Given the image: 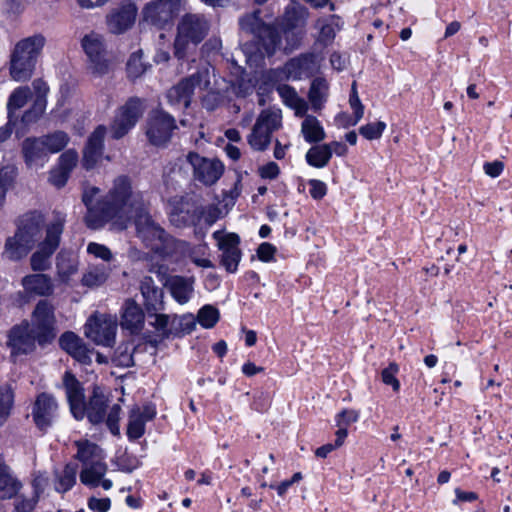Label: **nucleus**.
Segmentation results:
<instances>
[{
  "label": "nucleus",
  "instance_id": "obj_1",
  "mask_svg": "<svg viewBox=\"0 0 512 512\" xmlns=\"http://www.w3.org/2000/svg\"><path fill=\"white\" fill-rule=\"evenodd\" d=\"M99 193L98 187L87 186L82 195L87 207L85 223L94 230L109 224L112 230L123 231L128 227L132 216L145 207L142 194L133 189L131 180L126 176L115 178L108 193L94 202Z\"/></svg>",
  "mask_w": 512,
  "mask_h": 512
},
{
  "label": "nucleus",
  "instance_id": "obj_2",
  "mask_svg": "<svg viewBox=\"0 0 512 512\" xmlns=\"http://www.w3.org/2000/svg\"><path fill=\"white\" fill-rule=\"evenodd\" d=\"M241 32L251 36L242 44V50L250 63L257 62L265 55L271 56L281 48V35L279 31L266 25L259 18L258 12L243 16L239 20Z\"/></svg>",
  "mask_w": 512,
  "mask_h": 512
},
{
  "label": "nucleus",
  "instance_id": "obj_3",
  "mask_svg": "<svg viewBox=\"0 0 512 512\" xmlns=\"http://www.w3.org/2000/svg\"><path fill=\"white\" fill-rule=\"evenodd\" d=\"M46 45V38L36 33L17 41L10 54V76L14 81H28L34 72L37 59Z\"/></svg>",
  "mask_w": 512,
  "mask_h": 512
},
{
  "label": "nucleus",
  "instance_id": "obj_4",
  "mask_svg": "<svg viewBox=\"0 0 512 512\" xmlns=\"http://www.w3.org/2000/svg\"><path fill=\"white\" fill-rule=\"evenodd\" d=\"M210 23L204 15L185 14L177 25L174 40V55L178 59L185 58L208 35Z\"/></svg>",
  "mask_w": 512,
  "mask_h": 512
},
{
  "label": "nucleus",
  "instance_id": "obj_5",
  "mask_svg": "<svg viewBox=\"0 0 512 512\" xmlns=\"http://www.w3.org/2000/svg\"><path fill=\"white\" fill-rule=\"evenodd\" d=\"M215 84L214 69L209 66H204L196 73L183 78L176 85L172 86L167 91L166 97L172 106H183L187 108L190 105L196 89L214 94L216 93Z\"/></svg>",
  "mask_w": 512,
  "mask_h": 512
},
{
  "label": "nucleus",
  "instance_id": "obj_6",
  "mask_svg": "<svg viewBox=\"0 0 512 512\" xmlns=\"http://www.w3.org/2000/svg\"><path fill=\"white\" fill-rule=\"evenodd\" d=\"M137 236L147 248L161 256L170 255L175 248V241L168 236L148 213L146 206L135 215Z\"/></svg>",
  "mask_w": 512,
  "mask_h": 512
},
{
  "label": "nucleus",
  "instance_id": "obj_7",
  "mask_svg": "<svg viewBox=\"0 0 512 512\" xmlns=\"http://www.w3.org/2000/svg\"><path fill=\"white\" fill-rule=\"evenodd\" d=\"M65 218L56 215L47 225L45 239L39 243L37 250L30 257V266L33 271L42 272L50 268V258L60 244Z\"/></svg>",
  "mask_w": 512,
  "mask_h": 512
},
{
  "label": "nucleus",
  "instance_id": "obj_8",
  "mask_svg": "<svg viewBox=\"0 0 512 512\" xmlns=\"http://www.w3.org/2000/svg\"><path fill=\"white\" fill-rule=\"evenodd\" d=\"M282 124V113L279 109H265L261 111L247 136V142L255 151L266 150L272 138V133Z\"/></svg>",
  "mask_w": 512,
  "mask_h": 512
},
{
  "label": "nucleus",
  "instance_id": "obj_9",
  "mask_svg": "<svg viewBox=\"0 0 512 512\" xmlns=\"http://www.w3.org/2000/svg\"><path fill=\"white\" fill-rule=\"evenodd\" d=\"M118 320L115 315L96 313L84 326L85 336L96 345L111 346L115 342Z\"/></svg>",
  "mask_w": 512,
  "mask_h": 512
},
{
  "label": "nucleus",
  "instance_id": "obj_10",
  "mask_svg": "<svg viewBox=\"0 0 512 512\" xmlns=\"http://www.w3.org/2000/svg\"><path fill=\"white\" fill-rule=\"evenodd\" d=\"M31 323L39 345L52 342L56 337V317L53 304L48 300H40L32 312Z\"/></svg>",
  "mask_w": 512,
  "mask_h": 512
},
{
  "label": "nucleus",
  "instance_id": "obj_11",
  "mask_svg": "<svg viewBox=\"0 0 512 512\" xmlns=\"http://www.w3.org/2000/svg\"><path fill=\"white\" fill-rule=\"evenodd\" d=\"M145 111L144 101L137 97L128 99L117 110L110 126L111 136L114 139L124 137L139 121Z\"/></svg>",
  "mask_w": 512,
  "mask_h": 512
},
{
  "label": "nucleus",
  "instance_id": "obj_12",
  "mask_svg": "<svg viewBox=\"0 0 512 512\" xmlns=\"http://www.w3.org/2000/svg\"><path fill=\"white\" fill-rule=\"evenodd\" d=\"M184 0H154L142 10V21L160 29L169 25L178 15Z\"/></svg>",
  "mask_w": 512,
  "mask_h": 512
},
{
  "label": "nucleus",
  "instance_id": "obj_13",
  "mask_svg": "<svg viewBox=\"0 0 512 512\" xmlns=\"http://www.w3.org/2000/svg\"><path fill=\"white\" fill-rule=\"evenodd\" d=\"M81 45L88 57V67L91 72L97 75L108 73L110 63L107 58V49L103 36L90 32L82 38Z\"/></svg>",
  "mask_w": 512,
  "mask_h": 512
},
{
  "label": "nucleus",
  "instance_id": "obj_14",
  "mask_svg": "<svg viewBox=\"0 0 512 512\" xmlns=\"http://www.w3.org/2000/svg\"><path fill=\"white\" fill-rule=\"evenodd\" d=\"M218 249L222 252L221 264L227 272L234 273L241 260L240 237L236 233L217 230L212 234Z\"/></svg>",
  "mask_w": 512,
  "mask_h": 512
},
{
  "label": "nucleus",
  "instance_id": "obj_15",
  "mask_svg": "<svg viewBox=\"0 0 512 512\" xmlns=\"http://www.w3.org/2000/svg\"><path fill=\"white\" fill-rule=\"evenodd\" d=\"M7 346L11 350V357L16 358L19 355H27L35 351L37 337L36 333L30 329L27 320L13 326L7 335Z\"/></svg>",
  "mask_w": 512,
  "mask_h": 512
},
{
  "label": "nucleus",
  "instance_id": "obj_16",
  "mask_svg": "<svg viewBox=\"0 0 512 512\" xmlns=\"http://www.w3.org/2000/svg\"><path fill=\"white\" fill-rule=\"evenodd\" d=\"M176 128L175 120L164 111H154L149 115L146 127V136L155 146L166 144Z\"/></svg>",
  "mask_w": 512,
  "mask_h": 512
},
{
  "label": "nucleus",
  "instance_id": "obj_17",
  "mask_svg": "<svg viewBox=\"0 0 512 512\" xmlns=\"http://www.w3.org/2000/svg\"><path fill=\"white\" fill-rule=\"evenodd\" d=\"M187 160L194 169L196 179L205 185L214 184L223 174L224 166L219 160L202 158L196 153H189Z\"/></svg>",
  "mask_w": 512,
  "mask_h": 512
},
{
  "label": "nucleus",
  "instance_id": "obj_18",
  "mask_svg": "<svg viewBox=\"0 0 512 512\" xmlns=\"http://www.w3.org/2000/svg\"><path fill=\"white\" fill-rule=\"evenodd\" d=\"M106 127L99 125L91 133L83 150L82 165L86 170L93 169L103 155Z\"/></svg>",
  "mask_w": 512,
  "mask_h": 512
},
{
  "label": "nucleus",
  "instance_id": "obj_19",
  "mask_svg": "<svg viewBox=\"0 0 512 512\" xmlns=\"http://www.w3.org/2000/svg\"><path fill=\"white\" fill-rule=\"evenodd\" d=\"M307 16V10L303 7H292L286 11L283 24V36L287 39L290 34L296 37L295 41L290 44V47L296 48L299 46L304 35L303 28Z\"/></svg>",
  "mask_w": 512,
  "mask_h": 512
},
{
  "label": "nucleus",
  "instance_id": "obj_20",
  "mask_svg": "<svg viewBox=\"0 0 512 512\" xmlns=\"http://www.w3.org/2000/svg\"><path fill=\"white\" fill-rule=\"evenodd\" d=\"M43 489L41 482H22L14 496V512H33Z\"/></svg>",
  "mask_w": 512,
  "mask_h": 512
},
{
  "label": "nucleus",
  "instance_id": "obj_21",
  "mask_svg": "<svg viewBox=\"0 0 512 512\" xmlns=\"http://www.w3.org/2000/svg\"><path fill=\"white\" fill-rule=\"evenodd\" d=\"M156 416L152 405L134 406L129 413L127 436L131 440L139 439L145 433V424Z\"/></svg>",
  "mask_w": 512,
  "mask_h": 512
},
{
  "label": "nucleus",
  "instance_id": "obj_22",
  "mask_svg": "<svg viewBox=\"0 0 512 512\" xmlns=\"http://www.w3.org/2000/svg\"><path fill=\"white\" fill-rule=\"evenodd\" d=\"M63 386L73 416L78 420L82 419L85 415V402L80 382L72 373L66 372L63 376Z\"/></svg>",
  "mask_w": 512,
  "mask_h": 512
},
{
  "label": "nucleus",
  "instance_id": "obj_23",
  "mask_svg": "<svg viewBox=\"0 0 512 512\" xmlns=\"http://www.w3.org/2000/svg\"><path fill=\"white\" fill-rule=\"evenodd\" d=\"M57 407V403L52 395L41 393L37 396L32 415L38 428L45 430L52 424Z\"/></svg>",
  "mask_w": 512,
  "mask_h": 512
},
{
  "label": "nucleus",
  "instance_id": "obj_24",
  "mask_svg": "<svg viewBox=\"0 0 512 512\" xmlns=\"http://www.w3.org/2000/svg\"><path fill=\"white\" fill-rule=\"evenodd\" d=\"M137 8L133 3L122 5L108 16L109 30L114 34H120L128 30L135 22Z\"/></svg>",
  "mask_w": 512,
  "mask_h": 512
},
{
  "label": "nucleus",
  "instance_id": "obj_25",
  "mask_svg": "<svg viewBox=\"0 0 512 512\" xmlns=\"http://www.w3.org/2000/svg\"><path fill=\"white\" fill-rule=\"evenodd\" d=\"M21 285L25 293L31 296L48 297L54 292L51 277L43 273L24 276L21 280Z\"/></svg>",
  "mask_w": 512,
  "mask_h": 512
},
{
  "label": "nucleus",
  "instance_id": "obj_26",
  "mask_svg": "<svg viewBox=\"0 0 512 512\" xmlns=\"http://www.w3.org/2000/svg\"><path fill=\"white\" fill-rule=\"evenodd\" d=\"M59 344L63 350L70 354L74 359L83 364L91 362V350H89L83 340L73 332H65L59 339Z\"/></svg>",
  "mask_w": 512,
  "mask_h": 512
},
{
  "label": "nucleus",
  "instance_id": "obj_27",
  "mask_svg": "<svg viewBox=\"0 0 512 512\" xmlns=\"http://www.w3.org/2000/svg\"><path fill=\"white\" fill-rule=\"evenodd\" d=\"M139 289L148 312L163 309V290L155 284L151 276H144L141 279Z\"/></svg>",
  "mask_w": 512,
  "mask_h": 512
},
{
  "label": "nucleus",
  "instance_id": "obj_28",
  "mask_svg": "<svg viewBox=\"0 0 512 512\" xmlns=\"http://www.w3.org/2000/svg\"><path fill=\"white\" fill-rule=\"evenodd\" d=\"M22 154L29 166H43L48 152L41 137H29L22 142Z\"/></svg>",
  "mask_w": 512,
  "mask_h": 512
},
{
  "label": "nucleus",
  "instance_id": "obj_29",
  "mask_svg": "<svg viewBox=\"0 0 512 512\" xmlns=\"http://www.w3.org/2000/svg\"><path fill=\"white\" fill-rule=\"evenodd\" d=\"M43 225V216L39 213H31L20 220L16 232L20 233L34 247L41 234Z\"/></svg>",
  "mask_w": 512,
  "mask_h": 512
},
{
  "label": "nucleus",
  "instance_id": "obj_30",
  "mask_svg": "<svg viewBox=\"0 0 512 512\" xmlns=\"http://www.w3.org/2000/svg\"><path fill=\"white\" fill-rule=\"evenodd\" d=\"M32 248L33 246L20 233L15 232L13 236L5 240L2 256L10 261H20L29 254Z\"/></svg>",
  "mask_w": 512,
  "mask_h": 512
},
{
  "label": "nucleus",
  "instance_id": "obj_31",
  "mask_svg": "<svg viewBox=\"0 0 512 512\" xmlns=\"http://www.w3.org/2000/svg\"><path fill=\"white\" fill-rule=\"evenodd\" d=\"M144 324V313L141 307L132 299L125 301L121 319V326L132 333L141 330Z\"/></svg>",
  "mask_w": 512,
  "mask_h": 512
},
{
  "label": "nucleus",
  "instance_id": "obj_32",
  "mask_svg": "<svg viewBox=\"0 0 512 512\" xmlns=\"http://www.w3.org/2000/svg\"><path fill=\"white\" fill-rule=\"evenodd\" d=\"M314 66L313 55H301L290 59L282 68V73L286 79L297 80L303 75L311 72Z\"/></svg>",
  "mask_w": 512,
  "mask_h": 512
},
{
  "label": "nucleus",
  "instance_id": "obj_33",
  "mask_svg": "<svg viewBox=\"0 0 512 512\" xmlns=\"http://www.w3.org/2000/svg\"><path fill=\"white\" fill-rule=\"evenodd\" d=\"M172 297L180 304L187 303L193 292V281L181 276H172L165 281Z\"/></svg>",
  "mask_w": 512,
  "mask_h": 512
},
{
  "label": "nucleus",
  "instance_id": "obj_34",
  "mask_svg": "<svg viewBox=\"0 0 512 512\" xmlns=\"http://www.w3.org/2000/svg\"><path fill=\"white\" fill-rule=\"evenodd\" d=\"M106 407L105 396L99 388H94L88 404H85V414L89 421L93 424L102 422L105 419Z\"/></svg>",
  "mask_w": 512,
  "mask_h": 512
},
{
  "label": "nucleus",
  "instance_id": "obj_35",
  "mask_svg": "<svg viewBox=\"0 0 512 512\" xmlns=\"http://www.w3.org/2000/svg\"><path fill=\"white\" fill-rule=\"evenodd\" d=\"M328 96L329 84L327 80L322 77L313 79L308 92V99L311 104V108L315 112L322 110Z\"/></svg>",
  "mask_w": 512,
  "mask_h": 512
},
{
  "label": "nucleus",
  "instance_id": "obj_36",
  "mask_svg": "<svg viewBox=\"0 0 512 512\" xmlns=\"http://www.w3.org/2000/svg\"><path fill=\"white\" fill-rule=\"evenodd\" d=\"M277 92L283 102L295 111V115L298 117L304 116L308 111L307 102L298 96L295 89L289 85L282 84L277 87Z\"/></svg>",
  "mask_w": 512,
  "mask_h": 512
},
{
  "label": "nucleus",
  "instance_id": "obj_37",
  "mask_svg": "<svg viewBox=\"0 0 512 512\" xmlns=\"http://www.w3.org/2000/svg\"><path fill=\"white\" fill-rule=\"evenodd\" d=\"M301 124V133L309 143H319L325 139L326 133L320 121L313 115L305 114Z\"/></svg>",
  "mask_w": 512,
  "mask_h": 512
},
{
  "label": "nucleus",
  "instance_id": "obj_38",
  "mask_svg": "<svg viewBox=\"0 0 512 512\" xmlns=\"http://www.w3.org/2000/svg\"><path fill=\"white\" fill-rule=\"evenodd\" d=\"M170 222L178 227H186L194 222L191 205L184 200L177 202L170 212Z\"/></svg>",
  "mask_w": 512,
  "mask_h": 512
},
{
  "label": "nucleus",
  "instance_id": "obj_39",
  "mask_svg": "<svg viewBox=\"0 0 512 512\" xmlns=\"http://www.w3.org/2000/svg\"><path fill=\"white\" fill-rule=\"evenodd\" d=\"M111 269L105 265H92L82 276V284L89 288L103 285L109 278Z\"/></svg>",
  "mask_w": 512,
  "mask_h": 512
},
{
  "label": "nucleus",
  "instance_id": "obj_40",
  "mask_svg": "<svg viewBox=\"0 0 512 512\" xmlns=\"http://www.w3.org/2000/svg\"><path fill=\"white\" fill-rule=\"evenodd\" d=\"M78 260L71 255L60 253L57 257V276L61 282L68 283L78 271Z\"/></svg>",
  "mask_w": 512,
  "mask_h": 512
},
{
  "label": "nucleus",
  "instance_id": "obj_41",
  "mask_svg": "<svg viewBox=\"0 0 512 512\" xmlns=\"http://www.w3.org/2000/svg\"><path fill=\"white\" fill-rule=\"evenodd\" d=\"M135 345L131 341H123L115 349L111 361L118 367L128 368L134 365L133 352Z\"/></svg>",
  "mask_w": 512,
  "mask_h": 512
},
{
  "label": "nucleus",
  "instance_id": "obj_42",
  "mask_svg": "<svg viewBox=\"0 0 512 512\" xmlns=\"http://www.w3.org/2000/svg\"><path fill=\"white\" fill-rule=\"evenodd\" d=\"M305 158L310 166L323 168L331 159V147L327 144L312 146L307 151Z\"/></svg>",
  "mask_w": 512,
  "mask_h": 512
},
{
  "label": "nucleus",
  "instance_id": "obj_43",
  "mask_svg": "<svg viewBox=\"0 0 512 512\" xmlns=\"http://www.w3.org/2000/svg\"><path fill=\"white\" fill-rule=\"evenodd\" d=\"M77 447L76 457L83 463L101 460L102 450L98 445L88 440L75 441Z\"/></svg>",
  "mask_w": 512,
  "mask_h": 512
},
{
  "label": "nucleus",
  "instance_id": "obj_44",
  "mask_svg": "<svg viewBox=\"0 0 512 512\" xmlns=\"http://www.w3.org/2000/svg\"><path fill=\"white\" fill-rule=\"evenodd\" d=\"M43 144L48 153L54 154L63 150L69 143L70 138L64 131H54L41 136Z\"/></svg>",
  "mask_w": 512,
  "mask_h": 512
},
{
  "label": "nucleus",
  "instance_id": "obj_45",
  "mask_svg": "<svg viewBox=\"0 0 512 512\" xmlns=\"http://www.w3.org/2000/svg\"><path fill=\"white\" fill-rule=\"evenodd\" d=\"M315 27L319 30V41L324 44L330 43L339 29L337 18L334 15L317 20Z\"/></svg>",
  "mask_w": 512,
  "mask_h": 512
},
{
  "label": "nucleus",
  "instance_id": "obj_46",
  "mask_svg": "<svg viewBox=\"0 0 512 512\" xmlns=\"http://www.w3.org/2000/svg\"><path fill=\"white\" fill-rule=\"evenodd\" d=\"M31 98V91L29 87H18L9 97L7 104L9 118L12 113L25 106L27 101Z\"/></svg>",
  "mask_w": 512,
  "mask_h": 512
},
{
  "label": "nucleus",
  "instance_id": "obj_47",
  "mask_svg": "<svg viewBox=\"0 0 512 512\" xmlns=\"http://www.w3.org/2000/svg\"><path fill=\"white\" fill-rule=\"evenodd\" d=\"M219 310L212 305L203 306L197 314L198 323L206 329L212 328L219 321Z\"/></svg>",
  "mask_w": 512,
  "mask_h": 512
},
{
  "label": "nucleus",
  "instance_id": "obj_48",
  "mask_svg": "<svg viewBox=\"0 0 512 512\" xmlns=\"http://www.w3.org/2000/svg\"><path fill=\"white\" fill-rule=\"evenodd\" d=\"M83 464L80 480H101L106 472V465L101 460Z\"/></svg>",
  "mask_w": 512,
  "mask_h": 512
},
{
  "label": "nucleus",
  "instance_id": "obj_49",
  "mask_svg": "<svg viewBox=\"0 0 512 512\" xmlns=\"http://www.w3.org/2000/svg\"><path fill=\"white\" fill-rule=\"evenodd\" d=\"M147 70V66L142 61V52L133 53L127 62V74L131 79H137Z\"/></svg>",
  "mask_w": 512,
  "mask_h": 512
},
{
  "label": "nucleus",
  "instance_id": "obj_50",
  "mask_svg": "<svg viewBox=\"0 0 512 512\" xmlns=\"http://www.w3.org/2000/svg\"><path fill=\"white\" fill-rule=\"evenodd\" d=\"M398 371L399 366L394 362L390 363L388 367L381 371L382 382L385 385L391 386L394 392H398L400 390V382L396 378Z\"/></svg>",
  "mask_w": 512,
  "mask_h": 512
},
{
  "label": "nucleus",
  "instance_id": "obj_51",
  "mask_svg": "<svg viewBox=\"0 0 512 512\" xmlns=\"http://www.w3.org/2000/svg\"><path fill=\"white\" fill-rule=\"evenodd\" d=\"M386 124L383 121L368 123L359 128V133L367 140H376L381 138Z\"/></svg>",
  "mask_w": 512,
  "mask_h": 512
},
{
  "label": "nucleus",
  "instance_id": "obj_52",
  "mask_svg": "<svg viewBox=\"0 0 512 512\" xmlns=\"http://www.w3.org/2000/svg\"><path fill=\"white\" fill-rule=\"evenodd\" d=\"M87 252L93 255L95 258L101 259L104 262H111L114 259L112 251L105 245L90 242L87 245Z\"/></svg>",
  "mask_w": 512,
  "mask_h": 512
},
{
  "label": "nucleus",
  "instance_id": "obj_53",
  "mask_svg": "<svg viewBox=\"0 0 512 512\" xmlns=\"http://www.w3.org/2000/svg\"><path fill=\"white\" fill-rule=\"evenodd\" d=\"M223 217L222 210L216 205H208L199 211V220H203L208 226L213 225Z\"/></svg>",
  "mask_w": 512,
  "mask_h": 512
},
{
  "label": "nucleus",
  "instance_id": "obj_54",
  "mask_svg": "<svg viewBox=\"0 0 512 512\" xmlns=\"http://www.w3.org/2000/svg\"><path fill=\"white\" fill-rule=\"evenodd\" d=\"M349 104H350V107L354 111V119H353L352 124H357L363 118L364 106L361 103L360 98L358 96V92L356 89V82H353V84H352L351 94H350V98H349Z\"/></svg>",
  "mask_w": 512,
  "mask_h": 512
},
{
  "label": "nucleus",
  "instance_id": "obj_55",
  "mask_svg": "<svg viewBox=\"0 0 512 512\" xmlns=\"http://www.w3.org/2000/svg\"><path fill=\"white\" fill-rule=\"evenodd\" d=\"M14 395L10 387H0V418H5L13 405Z\"/></svg>",
  "mask_w": 512,
  "mask_h": 512
},
{
  "label": "nucleus",
  "instance_id": "obj_56",
  "mask_svg": "<svg viewBox=\"0 0 512 512\" xmlns=\"http://www.w3.org/2000/svg\"><path fill=\"white\" fill-rule=\"evenodd\" d=\"M77 163L78 153L73 149H69L62 153L59 157L58 167L70 174L71 171L76 167Z\"/></svg>",
  "mask_w": 512,
  "mask_h": 512
},
{
  "label": "nucleus",
  "instance_id": "obj_57",
  "mask_svg": "<svg viewBox=\"0 0 512 512\" xmlns=\"http://www.w3.org/2000/svg\"><path fill=\"white\" fill-rule=\"evenodd\" d=\"M32 86H33L34 91L37 94V99L35 101V108H37L38 113L41 114L43 112L44 106H45L44 98H45L46 94L48 93L49 88H48L47 84L41 79L34 80L32 83Z\"/></svg>",
  "mask_w": 512,
  "mask_h": 512
},
{
  "label": "nucleus",
  "instance_id": "obj_58",
  "mask_svg": "<svg viewBox=\"0 0 512 512\" xmlns=\"http://www.w3.org/2000/svg\"><path fill=\"white\" fill-rule=\"evenodd\" d=\"M359 420V411L355 409H343L336 415L337 427H348L350 424L356 423Z\"/></svg>",
  "mask_w": 512,
  "mask_h": 512
},
{
  "label": "nucleus",
  "instance_id": "obj_59",
  "mask_svg": "<svg viewBox=\"0 0 512 512\" xmlns=\"http://www.w3.org/2000/svg\"><path fill=\"white\" fill-rule=\"evenodd\" d=\"M151 314L150 316L154 318V321L151 322V325L163 336L169 335L168 326L171 321V317L167 314L157 313Z\"/></svg>",
  "mask_w": 512,
  "mask_h": 512
},
{
  "label": "nucleus",
  "instance_id": "obj_60",
  "mask_svg": "<svg viewBox=\"0 0 512 512\" xmlns=\"http://www.w3.org/2000/svg\"><path fill=\"white\" fill-rule=\"evenodd\" d=\"M120 413H121V406L119 404H114L110 407L107 418H106V424L112 434L119 435V425L118 421L120 419Z\"/></svg>",
  "mask_w": 512,
  "mask_h": 512
},
{
  "label": "nucleus",
  "instance_id": "obj_61",
  "mask_svg": "<svg viewBox=\"0 0 512 512\" xmlns=\"http://www.w3.org/2000/svg\"><path fill=\"white\" fill-rule=\"evenodd\" d=\"M308 185L310 187L309 194L314 200H321L327 194V185L317 179H311L308 181Z\"/></svg>",
  "mask_w": 512,
  "mask_h": 512
},
{
  "label": "nucleus",
  "instance_id": "obj_62",
  "mask_svg": "<svg viewBox=\"0 0 512 512\" xmlns=\"http://www.w3.org/2000/svg\"><path fill=\"white\" fill-rule=\"evenodd\" d=\"M17 169L13 165H6L0 169V185L9 188L16 176Z\"/></svg>",
  "mask_w": 512,
  "mask_h": 512
},
{
  "label": "nucleus",
  "instance_id": "obj_63",
  "mask_svg": "<svg viewBox=\"0 0 512 512\" xmlns=\"http://www.w3.org/2000/svg\"><path fill=\"white\" fill-rule=\"evenodd\" d=\"M87 505L94 512H107L111 507L109 498L91 497L88 499Z\"/></svg>",
  "mask_w": 512,
  "mask_h": 512
},
{
  "label": "nucleus",
  "instance_id": "obj_64",
  "mask_svg": "<svg viewBox=\"0 0 512 512\" xmlns=\"http://www.w3.org/2000/svg\"><path fill=\"white\" fill-rule=\"evenodd\" d=\"M276 253V247L268 242L259 245L257 249V256L263 262H270L273 260Z\"/></svg>",
  "mask_w": 512,
  "mask_h": 512
}]
</instances>
